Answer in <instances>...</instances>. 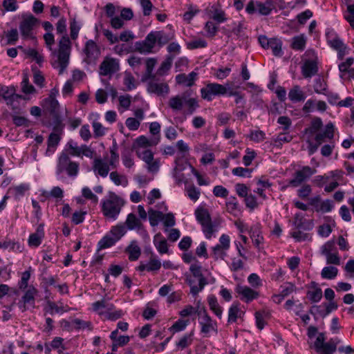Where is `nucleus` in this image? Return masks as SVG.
<instances>
[{
    "label": "nucleus",
    "instance_id": "obj_1",
    "mask_svg": "<svg viewBox=\"0 0 354 354\" xmlns=\"http://www.w3.org/2000/svg\"><path fill=\"white\" fill-rule=\"evenodd\" d=\"M103 215L112 220H116L124 205V200L115 193L109 192L108 197L101 202Z\"/></svg>",
    "mask_w": 354,
    "mask_h": 354
},
{
    "label": "nucleus",
    "instance_id": "obj_2",
    "mask_svg": "<svg viewBox=\"0 0 354 354\" xmlns=\"http://www.w3.org/2000/svg\"><path fill=\"white\" fill-rule=\"evenodd\" d=\"M79 171L80 164L71 160L66 150L62 151L57 158L56 175L60 176L62 174H66L68 177L74 178L78 175Z\"/></svg>",
    "mask_w": 354,
    "mask_h": 354
},
{
    "label": "nucleus",
    "instance_id": "obj_3",
    "mask_svg": "<svg viewBox=\"0 0 354 354\" xmlns=\"http://www.w3.org/2000/svg\"><path fill=\"white\" fill-rule=\"evenodd\" d=\"M189 271L195 278L198 279V286L194 285V281L190 278H187L186 281L190 286V293L193 296H196L204 287L208 283L207 279L202 273V266L200 263H192L189 267Z\"/></svg>",
    "mask_w": 354,
    "mask_h": 354
},
{
    "label": "nucleus",
    "instance_id": "obj_4",
    "mask_svg": "<svg viewBox=\"0 0 354 354\" xmlns=\"http://www.w3.org/2000/svg\"><path fill=\"white\" fill-rule=\"evenodd\" d=\"M71 41L67 35H64L59 42L58 61L59 66V74L64 73L68 66L70 57Z\"/></svg>",
    "mask_w": 354,
    "mask_h": 354
},
{
    "label": "nucleus",
    "instance_id": "obj_5",
    "mask_svg": "<svg viewBox=\"0 0 354 354\" xmlns=\"http://www.w3.org/2000/svg\"><path fill=\"white\" fill-rule=\"evenodd\" d=\"M197 313L199 316V324L201 327V333L203 334V336L209 337V334L211 331H214L216 334H217V323L216 321H214L207 314L206 310L203 308L197 311Z\"/></svg>",
    "mask_w": 354,
    "mask_h": 354
},
{
    "label": "nucleus",
    "instance_id": "obj_6",
    "mask_svg": "<svg viewBox=\"0 0 354 354\" xmlns=\"http://www.w3.org/2000/svg\"><path fill=\"white\" fill-rule=\"evenodd\" d=\"M316 169L309 166H304L299 170H297L293 174V178L288 181V186L297 187L303 183L308 180L314 174Z\"/></svg>",
    "mask_w": 354,
    "mask_h": 354
},
{
    "label": "nucleus",
    "instance_id": "obj_7",
    "mask_svg": "<svg viewBox=\"0 0 354 354\" xmlns=\"http://www.w3.org/2000/svg\"><path fill=\"white\" fill-rule=\"evenodd\" d=\"M227 93V88L218 83H209L201 89V97L212 101L214 96L224 95Z\"/></svg>",
    "mask_w": 354,
    "mask_h": 354
},
{
    "label": "nucleus",
    "instance_id": "obj_8",
    "mask_svg": "<svg viewBox=\"0 0 354 354\" xmlns=\"http://www.w3.org/2000/svg\"><path fill=\"white\" fill-rule=\"evenodd\" d=\"M37 22L38 19L32 15L24 19L21 21L19 24V30L23 39H36L34 35L33 30Z\"/></svg>",
    "mask_w": 354,
    "mask_h": 354
},
{
    "label": "nucleus",
    "instance_id": "obj_9",
    "mask_svg": "<svg viewBox=\"0 0 354 354\" xmlns=\"http://www.w3.org/2000/svg\"><path fill=\"white\" fill-rule=\"evenodd\" d=\"M120 69L118 59L113 57H105L99 67V73L102 76H111Z\"/></svg>",
    "mask_w": 354,
    "mask_h": 354
},
{
    "label": "nucleus",
    "instance_id": "obj_10",
    "mask_svg": "<svg viewBox=\"0 0 354 354\" xmlns=\"http://www.w3.org/2000/svg\"><path fill=\"white\" fill-rule=\"evenodd\" d=\"M83 52L86 55L84 61L91 64L95 62L98 59L100 55V48L95 41L89 39L85 43Z\"/></svg>",
    "mask_w": 354,
    "mask_h": 354
},
{
    "label": "nucleus",
    "instance_id": "obj_11",
    "mask_svg": "<svg viewBox=\"0 0 354 354\" xmlns=\"http://www.w3.org/2000/svg\"><path fill=\"white\" fill-rule=\"evenodd\" d=\"M156 44V36H154L153 31H151L147 35L145 40L136 41L135 43V48L140 53H152Z\"/></svg>",
    "mask_w": 354,
    "mask_h": 354
},
{
    "label": "nucleus",
    "instance_id": "obj_12",
    "mask_svg": "<svg viewBox=\"0 0 354 354\" xmlns=\"http://www.w3.org/2000/svg\"><path fill=\"white\" fill-rule=\"evenodd\" d=\"M37 292V290L33 286H29L27 288L20 301V302H23V304H19V308L22 309V311H26L28 309L27 306L35 307V296Z\"/></svg>",
    "mask_w": 354,
    "mask_h": 354
},
{
    "label": "nucleus",
    "instance_id": "obj_13",
    "mask_svg": "<svg viewBox=\"0 0 354 354\" xmlns=\"http://www.w3.org/2000/svg\"><path fill=\"white\" fill-rule=\"evenodd\" d=\"M162 263L160 260L158 259L153 254H151L148 262H140V264L137 268V270L140 272L147 271L156 272L160 269Z\"/></svg>",
    "mask_w": 354,
    "mask_h": 354
},
{
    "label": "nucleus",
    "instance_id": "obj_14",
    "mask_svg": "<svg viewBox=\"0 0 354 354\" xmlns=\"http://www.w3.org/2000/svg\"><path fill=\"white\" fill-rule=\"evenodd\" d=\"M236 292L240 295L241 300L246 303H249L259 297L257 291L246 286H237Z\"/></svg>",
    "mask_w": 354,
    "mask_h": 354
},
{
    "label": "nucleus",
    "instance_id": "obj_15",
    "mask_svg": "<svg viewBox=\"0 0 354 354\" xmlns=\"http://www.w3.org/2000/svg\"><path fill=\"white\" fill-rule=\"evenodd\" d=\"M335 127L332 122L328 123L323 131L317 133L315 136V141L318 145H322L328 140H333L334 138Z\"/></svg>",
    "mask_w": 354,
    "mask_h": 354
},
{
    "label": "nucleus",
    "instance_id": "obj_16",
    "mask_svg": "<svg viewBox=\"0 0 354 354\" xmlns=\"http://www.w3.org/2000/svg\"><path fill=\"white\" fill-rule=\"evenodd\" d=\"M293 225L297 230L310 231L314 227L313 220H307L304 218V215L298 212L295 214L293 220Z\"/></svg>",
    "mask_w": 354,
    "mask_h": 354
},
{
    "label": "nucleus",
    "instance_id": "obj_17",
    "mask_svg": "<svg viewBox=\"0 0 354 354\" xmlns=\"http://www.w3.org/2000/svg\"><path fill=\"white\" fill-rule=\"evenodd\" d=\"M318 72L317 64L315 60L308 59L301 66V73L305 78H311Z\"/></svg>",
    "mask_w": 354,
    "mask_h": 354
},
{
    "label": "nucleus",
    "instance_id": "obj_18",
    "mask_svg": "<svg viewBox=\"0 0 354 354\" xmlns=\"http://www.w3.org/2000/svg\"><path fill=\"white\" fill-rule=\"evenodd\" d=\"M147 91L149 93L160 95L164 93H168L169 88L168 84L166 83H158L151 80L147 84Z\"/></svg>",
    "mask_w": 354,
    "mask_h": 354
},
{
    "label": "nucleus",
    "instance_id": "obj_19",
    "mask_svg": "<svg viewBox=\"0 0 354 354\" xmlns=\"http://www.w3.org/2000/svg\"><path fill=\"white\" fill-rule=\"evenodd\" d=\"M0 97H2L7 105H12L17 97L15 87L1 86L0 88Z\"/></svg>",
    "mask_w": 354,
    "mask_h": 354
},
{
    "label": "nucleus",
    "instance_id": "obj_20",
    "mask_svg": "<svg viewBox=\"0 0 354 354\" xmlns=\"http://www.w3.org/2000/svg\"><path fill=\"white\" fill-rule=\"evenodd\" d=\"M245 312L241 310L239 308V304H233L228 310L227 323L232 324L237 321V319H243Z\"/></svg>",
    "mask_w": 354,
    "mask_h": 354
},
{
    "label": "nucleus",
    "instance_id": "obj_21",
    "mask_svg": "<svg viewBox=\"0 0 354 354\" xmlns=\"http://www.w3.org/2000/svg\"><path fill=\"white\" fill-rule=\"evenodd\" d=\"M250 238L252 239L254 245L257 248H259L260 244L263 241V237L261 234V227L259 223H256L252 225L249 230Z\"/></svg>",
    "mask_w": 354,
    "mask_h": 354
},
{
    "label": "nucleus",
    "instance_id": "obj_22",
    "mask_svg": "<svg viewBox=\"0 0 354 354\" xmlns=\"http://www.w3.org/2000/svg\"><path fill=\"white\" fill-rule=\"evenodd\" d=\"M198 74L192 71L187 75L185 73L178 74L176 76V81L178 84H184L187 86L194 85Z\"/></svg>",
    "mask_w": 354,
    "mask_h": 354
},
{
    "label": "nucleus",
    "instance_id": "obj_23",
    "mask_svg": "<svg viewBox=\"0 0 354 354\" xmlns=\"http://www.w3.org/2000/svg\"><path fill=\"white\" fill-rule=\"evenodd\" d=\"M61 140L60 134L51 133L47 140L46 156H50L54 153Z\"/></svg>",
    "mask_w": 354,
    "mask_h": 354
},
{
    "label": "nucleus",
    "instance_id": "obj_24",
    "mask_svg": "<svg viewBox=\"0 0 354 354\" xmlns=\"http://www.w3.org/2000/svg\"><path fill=\"white\" fill-rule=\"evenodd\" d=\"M109 164L104 162L101 158H95L93 162V170L102 177H106L110 168Z\"/></svg>",
    "mask_w": 354,
    "mask_h": 354
},
{
    "label": "nucleus",
    "instance_id": "obj_25",
    "mask_svg": "<svg viewBox=\"0 0 354 354\" xmlns=\"http://www.w3.org/2000/svg\"><path fill=\"white\" fill-rule=\"evenodd\" d=\"M125 252L129 254V259L131 261L138 260L141 254L140 248L135 240L131 241L130 244L126 248Z\"/></svg>",
    "mask_w": 354,
    "mask_h": 354
},
{
    "label": "nucleus",
    "instance_id": "obj_26",
    "mask_svg": "<svg viewBox=\"0 0 354 354\" xmlns=\"http://www.w3.org/2000/svg\"><path fill=\"white\" fill-rule=\"evenodd\" d=\"M159 142V138H153L151 140H149L145 136H140L138 137L133 143V148L136 149V147H148L156 145Z\"/></svg>",
    "mask_w": 354,
    "mask_h": 354
},
{
    "label": "nucleus",
    "instance_id": "obj_27",
    "mask_svg": "<svg viewBox=\"0 0 354 354\" xmlns=\"http://www.w3.org/2000/svg\"><path fill=\"white\" fill-rule=\"evenodd\" d=\"M194 214L196 221L201 224V225H204L205 223L212 220L208 209L201 206L196 209Z\"/></svg>",
    "mask_w": 354,
    "mask_h": 354
},
{
    "label": "nucleus",
    "instance_id": "obj_28",
    "mask_svg": "<svg viewBox=\"0 0 354 354\" xmlns=\"http://www.w3.org/2000/svg\"><path fill=\"white\" fill-rule=\"evenodd\" d=\"M288 97L293 102L304 101L306 95L299 85H295L288 93Z\"/></svg>",
    "mask_w": 354,
    "mask_h": 354
},
{
    "label": "nucleus",
    "instance_id": "obj_29",
    "mask_svg": "<svg viewBox=\"0 0 354 354\" xmlns=\"http://www.w3.org/2000/svg\"><path fill=\"white\" fill-rule=\"evenodd\" d=\"M218 223L216 221L212 220L204 225H202V231L207 239H210L212 236L218 231Z\"/></svg>",
    "mask_w": 354,
    "mask_h": 354
},
{
    "label": "nucleus",
    "instance_id": "obj_30",
    "mask_svg": "<svg viewBox=\"0 0 354 354\" xmlns=\"http://www.w3.org/2000/svg\"><path fill=\"white\" fill-rule=\"evenodd\" d=\"M186 95L183 93L180 95L171 97L169 100V107L174 111H180L183 106V102H185Z\"/></svg>",
    "mask_w": 354,
    "mask_h": 354
},
{
    "label": "nucleus",
    "instance_id": "obj_31",
    "mask_svg": "<svg viewBox=\"0 0 354 354\" xmlns=\"http://www.w3.org/2000/svg\"><path fill=\"white\" fill-rule=\"evenodd\" d=\"M125 224L130 230L135 229L140 230L142 227L141 221L133 213H130L127 215Z\"/></svg>",
    "mask_w": 354,
    "mask_h": 354
},
{
    "label": "nucleus",
    "instance_id": "obj_32",
    "mask_svg": "<svg viewBox=\"0 0 354 354\" xmlns=\"http://www.w3.org/2000/svg\"><path fill=\"white\" fill-rule=\"evenodd\" d=\"M207 302L209 308L219 319H221L222 317L223 310L219 306L216 297L213 295H209L207 297Z\"/></svg>",
    "mask_w": 354,
    "mask_h": 354
},
{
    "label": "nucleus",
    "instance_id": "obj_33",
    "mask_svg": "<svg viewBox=\"0 0 354 354\" xmlns=\"http://www.w3.org/2000/svg\"><path fill=\"white\" fill-rule=\"evenodd\" d=\"M118 242L109 233L103 236L97 243V250H101L109 248Z\"/></svg>",
    "mask_w": 354,
    "mask_h": 354
},
{
    "label": "nucleus",
    "instance_id": "obj_34",
    "mask_svg": "<svg viewBox=\"0 0 354 354\" xmlns=\"http://www.w3.org/2000/svg\"><path fill=\"white\" fill-rule=\"evenodd\" d=\"M109 233L118 241L127 233V228L124 224L120 223L113 226Z\"/></svg>",
    "mask_w": 354,
    "mask_h": 354
},
{
    "label": "nucleus",
    "instance_id": "obj_35",
    "mask_svg": "<svg viewBox=\"0 0 354 354\" xmlns=\"http://www.w3.org/2000/svg\"><path fill=\"white\" fill-rule=\"evenodd\" d=\"M313 88L316 93L324 94L327 91L328 85L323 77H318L314 80Z\"/></svg>",
    "mask_w": 354,
    "mask_h": 354
},
{
    "label": "nucleus",
    "instance_id": "obj_36",
    "mask_svg": "<svg viewBox=\"0 0 354 354\" xmlns=\"http://www.w3.org/2000/svg\"><path fill=\"white\" fill-rule=\"evenodd\" d=\"M281 47L282 41L280 39L277 38H271L269 48L272 50V52L274 56L281 57L283 55Z\"/></svg>",
    "mask_w": 354,
    "mask_h": 354
},
{
    "label": "nucleus",
    "instance_id": "obj_37",
    "mask_svg": "<svg viewBox=\"0 0 354 354\" xmlns=\"http://www.w3.org/2000/svg\"><path fill=\"white\" fill-rule=\"evenodd\" d=\"M148 213L150 225L153 227L158 225L159 221L163 219L164 214L160 211L151 208Z\"/></svg>",
    "mask_w": 354,
    "mask_h": 354
},
{
    "label": "nucleus",
    "instance_id": "obj_38",
    "mask_svg": "<svg viewBox=\"0 0 354 354\" xmlns=\"http://www.w3.org/2000/svg\"><path fill=\"white\" fill-rule=\"evenodd\" d=\"M174 55H168L165 61H163L160 66L158 69V74L160 75H165L171 67Z\"/></svg>",
    "mask_w": 354,
    "mask_h": 354
},
{
    "label": "nucleus",
    "instance_id": "obj_39",
    "mask_svg": "<svg viewBox=\"0 0 354 354\" xmlns=\"http://www.w3.org/2000/svg\"><path fill=\"white\" fill-rule=\"evenodd\" d=\"M105 308L111 310L113 308V305L111 304H107L105 299L97 301L92 304L93 310L97 312L100 315L103 313V312L100 310Z\"/></svg>",
    "mask_w": 354,
    "mask_h": 354
},
{
    "label": "nucleus",
    "instance_id": "obj_40",
    "mask_svg": "<svg viewBox=\"0 0 354 354\" xmlns=\"http://www.w3.org/2000/svg\"><path fill=\"white\" fill-rule=\"evenodd\" d=\"M337 274L338 269L332 266L324 267L321 272L322 277L326 279H333L337 277Z\"/></svg>",
    "mask_w": 354,
    "mask_h": 354
},
{
    "label": "nucleus",
    "instance_id": "obj_41",
    "mask_svg": "<svg viewBox=\"0 0 354 354\" xmlns=\"http://www.w3.org/2000/svg\"><path fill=\"white\" fill-rule=\"evenodd\" d=\"M323 127V122L320 118L315 117L314 118L311 122L310 126L305 129L306 133H309L310 134H314L319 131L322 127Z\"/></svg>",
    "mask_w": 354,
    "mask_h": 354
},
{
    "label": "nucleus",
    "instance_id": "obj_42",
    "mask_svg": "<svg viewBox=\"0 0 354 354\" xmlns=\"http://www.w3.org/2000/svg\"><path fill=\"white\" fill-rule=\"evenodd\" d=\"M30 189V185L26 183H21L19 185L10 187V191H12L15 198H19L24 196L26 192Z\"/></svg>",
    "mask_w": 354,
    "mask_h": 354
},
{
    "label": "nucleus",
    "instance_id": "obj_43",
    "mask_svg": "<svg viewBox=\"0 0 354 354\" xmlns=\"http://www.w3.org/2000/svg\"><path fill=\"white\" fill-rule=\"evenodd\" d=\"M156 40L159 46H162L172 39V37L166 34L164 31H153Z\"/></svg>",
    "mask_w": 354,
    "mask_h": 354
},
{
    "label": "nucleus",
    "instance_id": "obj_44",
    "mask_svg": "<svg viewBox=\"0 0 354 354\" xmlns=\"http://www.w3.org/2000/svg\"><path fill=\"white\" fill-rule=\"evenodd\" d=\"M306 39L303 35L292 38L291 47L294 50H303L306 46Z\"/></svg>",
    "mask_w": 354,
    "mask_h": 354
},
{
    "label": "nucleus",
    "instance_id": "obj_45",
    "mask_svg": "<svg viewBox=\"0 0 354 354\" xmlns=\"http://www.w3.org/2000/svg\"><path fill=\"white\" fill-rule=\"evenodd\" d=\"M296 290L297 288L293 283L287 282L280 286L279 294L281 295V297L285 298L290 295L293 292H296Z\"/></svg>",
    "mask_w": 354,
    "mask_h": 354
},
{
    "label": "nucleus",
    "instance_id": "obj_46",
    "mask_svg": "<svg viewBox=\"0 0 354 354\" xmlns=\"http://www.w3.org/2000/svg\"><path fill=\"white\" fill-rule=\"evenodd\" d=\"M193 335L194 331L190 332L189 334H185L178 342H176V346L181 349L187 348L188 346L192 344Z\"/></svg>",
    "mask_w": 354,
    "mask_h": 354
},
{
    "label": "nucleus",
    "instance_id": "obj_47",
    "mask_svg": "<svg viewBox=\"0 0 354 354\" xmlns=\"http://www.w3.org/2000/svg\"><path fill=\"white\" fill-rule=\"evenodd\" d=\"M42 106L47 109L50 113H54L59 107V102L56 99L46 97L43 100Z\"/></svg>",
    "mask_w": 354,
    "mask_h": 354
},
{
    "label": "nucleus",
    "instance_id": "obj_48",
    "mask_svg": "<svg viewBox=\"0 0 354 354\" xmlns=\"http://www.w3.org/2000/svg\"><path fill=\"white\" fill-rule=\"evenodd\" d=\"M161 236L160 233L157 234L154 237V245L160 254H166L168 252V245L167 241L163 239L158 242H156V238Z\"/></svg>",
    "mask_w": 354,
    "mask_h": 354
},
{
    "label": "nucleus",
    "instance_id": "obj_49",
    "mask_svg": "<svg viewBox=\"0 0 354 354\" xmlns=\"http://www.w3.org/2000/svg\"><path fill=\"white\" fill-rule=\"evenodd\" d=\"M72 324H73V329L80 330L88 328L90 330H92L91 323L90 322H86L80 319L75 318L72 320Z\"/></svg>",
    "mask_w": 354,
    "mask_h": 354
},
{
    "label": "nucleus",
    "instance_id": "obj_50",
    "mask_svg": "<svg viewBox=\"0 0 354 354\" xmlns=\"http://www.w3.org/2000/svg\"><path fill=\"white\" fill-rule=\"evenodd\" d=\"M30 278V271L26 270L21 274V278L18 283L19 288L21 290H25L27 288H28V281Z\"/></svg>",
    "mask_w": 354,
    "mask_h": 354
},
{
    "label": "nucleus",
    "instance_id": "obj_51",
    "mask_svg": "<svg viewBox=\"0 0 354 354\" xmlns=\"http://www.w3.org/2000/svg\"><path fill=\"white\" fill-rule=\"evenodd\" d=\"M307 296L313 303L319 302L322 298V290L321 288H317L314 290H308L307 292Z\"/></svg>",
    "mask_w": 354,
    "mask_h": 354
},
{
    "label": "nucleus",
    "instance_id": "obj_52",
    "mask_svg": "<svg viewBox=\"0 0 354 354\" xmlns=\"http://www.w3.org/2000/svg\"><path fill=\"white\" fill-rule=\"evenodd\" d=\"M81 28L80 24L75 20V18L71 19L70 21V30L71 37L72 39H76L78 37L79 31Z\"/></svg>",
    "mask_w": 354,
    "mask_h": 354
},
{
    "label": "nucleus",
    "instance_id": "obj_53",
    "mask_svg": "<svg viewBox=\"0 0 354 354\" xmlns=\"http://www.w3.org/2000/svg\"><path fill=\"white\" fill-rule=\"evenodd\" d=\"M252 169L244 168L241 167H235L232 169V173L234 176L240 177H248L251 176Z\"/></svg>",
    "mask_w": 354,
    "mask_h": 354
},
{
    "label": "nucleus",
    "instance_id": "obj_54",
    "mask_svg": "<svg viewBox=\"0 0 354 354\" xmlns=\"http://www.w3.org/2000/svg\"><path fill=\"white\" fill-rule=\"evenodd\" d=\"M332 339L327 343H324L320 348V354H333L337 349V345L335 343L331 342Z\"/></svg>",
    "mask_w": 354,
    "mask_h": 354
},
{
    "label": "nucleus",
    "instance_id": "obj_55",
    "mask_svg": "<svg viewBox=\"0 0 354 354\" xmlns=\"http://www.w3.org/2000/svg\"><path fill=\"white\" fill-rule=\"evenodd\" d=\"M189 324V320L178 319L169 328L174 333L183 331Z\"/></svg>",
    "mask_w": 354,
    "mask_h": 354
},
{
    "label": "nucleus",
    "instance_id": "obj_56",
    "mask_svg": "<svg viewBox=\"0 0 354 354\" xmlns=\"http://www.w3.org/2000/svg\"><path fill=\"white\" fill-rule=\"evenodd\" d=\"M207 46V43L205 40L199 39L196 40L191 41L187 43V48L189 50L203 48Z\"/></svg>",
    "mask_w": 354,
    "mask_h": 354
},
{
    "label": "nucleus",
    "instance_id": "obj_57",
    "mask_svg": "<svg viewBox=\"0 0 354 354\" xmlns=\"http://www.w3.org/2000/svg\"><path fill=\"white\" fill-rule=\"evenodd\" d=\"M7 44L9 45H15L19 39L18 31L16 28H12L6 33Z\"/></svg>",
    "mask_w": 354,
    "mask_h": 354
},
{
    "label": "nucleus",
    "instance_id": "obj_58",
    "mask_svg": "<svg viewBox=\"0 0 354 354\" xmlns=\"http://www.w3.org/2000/svg\"><path fill=\"white\" fill-rule=\"evenodd\" d=\"M138 156L145 163H149L153 160V153L149 149H145L142 151H136Z\"/></svg>",
    "mask_w": 354,
    "mask_h": 354
},
{
    "label": "nucleus",
    "instance_id": "obj_59",
    "mask_svg": "<svg viewBox=\"0 0 354 354\" xmlns=\"http://www.w3.org/2000/svg\"><path fill=\"white\" fill-rule=\"evenodd\" d=\"M122 159L126 167L130 168L134 165L133 160L131 158V152L129 149H125L122 152Z\"/></svg>",
    "mask_w": 354,
    "mask_h": 354
},
{
    "label": "nucleus",
    "instance_id": "obj_60",
    "mask_svg": "<svg viewBox=\"0 0 354 354\" xmlns=\"http://www.w3.org/2000/svg\"><path fill=\"white\" fill-rule=\"evenodd\" d=\"M188 197L193 201H196L200 196V189L195 187L194 185L188 187L187 189Z\"/></svg>",
    "mask_w": 354,
    "mask_h": 354
},
{
    "label": "nucleus",
    "instance_id": "obj_61",
    "mask_svg": "<svg viewBox=\"0 0 354 354\" xmlns=\"http://www.w3.org/2000/svg\"><path fill=\"white\" fill-rule=\"evenodd\" d=\"M248 138L255 142H260L265 140L266 134L263 131L261 130L251 131Z\"/></svg>",
    "mask_w": 354,
    "mask_h": 354
},
{
    "label": "nucleus",
    "instance_id": "obj_62",
    "mask_svg": "<svg viewBox=\"0 0 354 354\" xmlns=\"http://www.w3.org/2000/svg\"><path fill=\"white\" fill-rule=\"evenodd\" d=\"M245 152L246 154L243 158V162L245 166L248 167L256 157L257 153L254 151L250 150L249 148L246 149Z\"/></svg>",
    "mask_w": 354,
    "mask_h": 354
},
{
    "label": "nucleus",
    "instance_id": "obj_63",
    "mask_svg": "<svg viewBox=\"0 0 354 354\" xmlns=\"http://www.w3.org/2000/svg\"><path fill=\"white\" fill-rule=\"evenodd\" d=\"M213 251V257L215 260H218V259H224L225 257L227 256L226 251L223 250L221 248V245H215L212 248Z\"/></svg>",
    "mask_w": 354,
    "mask_h": 354
},
{
    "label": "nucleus",
    "instance_id": "obj_64",
    "mask_svg": "<svg viewBox=\"0 0 354 354\" xmlns=\"http://www.w3.org/2000/svg\"><path fill=\"white\" fill-rule=\"evenodd\" d=\"M348 15H345V19L349 23L350 26L354 28V3L347 6Z\"/></svg>",
    "mask_w": 354,
    "mask_h": 354
}]
</instances>
